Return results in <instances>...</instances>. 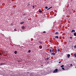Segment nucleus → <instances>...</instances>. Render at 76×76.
I'll use <instances>...</instances> for the list:
<instances>
[{"instance_id": "1", "label": "nucleus", "mask_w": 76, "mask_h": 76, "mask_svg": "<svg viewBox=\"0 0 76 76\" xmlns=\"http://www.w3.org/2000/svg\"><path fill=\"white\" fill-rule=\"evenodd\" d=\"M58 72V69H56L55 70H54L53 71V73H57Z\"/></svg>"}, {"instance_id": "2", "label": "nucleus", "mask_w": 76, "mask_h": 76, "mask_svg": "<svg viewBox=\"0 0 76 76\" xmlns=\"http://www.w3.org/2000/svg\"><path fill=\"white\" fill-rule=\"evenodd\" d=\"M39 44H42V42L41 41L39 40Z\"/></svg>"}, {"instance_id": "3", "label": "nucleus", "mask_w": 76, "mask_h": 76, "mask_svg": "<svg viewBox=\"0 0 76 76\" xmlns=\"http://www.w3.org/2000/svg\"><path fill=\"white\" fill-rule=\"evenodd\" d=\"M54 37L56 38H57V39H58V36H54Z\"/></svg>"}, {"instance_id": "4", "label": "nucleus", "mask_w": 76, "mask_h": 76, "mask_svg": "<svg viewBox=\"0 0 76 76\" xmlns=\"http://www.w3.org/2000/svg\"><path fill=\"white\" fill-rule=\"evenodd\" d=\"M39 48H40V49H42V46H39Z\"/></svg>"}, {"instance_id": "5", "label": "nucleus", "mask_w": 76, "mask_h": 76, "mask_svg": "<svg viewBox=\"0 0 76 76\" xmlns=\"http://www.w3.org/2000/svg\"><path fill=\"white\" fill-rule=\"evenodd\" d=\"M70 55L69 54H68L67 55V56L68 58H70Z\"/></svg>"}, {"instance_id": "6", "label": "nucleus", "mask_w": 76, "mask_h": 76, "mask_svg": "<svg viewBox=\"0 0 76 76\" xmlns=\"http://www.w3.org/2000/svg\"><path fill=\"white\" fill-rule=\"evenodd\" d=\"M50 59V58L48 57L46 59H45V60H48Z\"/></svg>"}, {"instance_id": "7", "label": "nucleus", "mask_w": 76, "mask_h": 76, "mask_svg": "<svg viewBox=\"0 0 76 76\" xmlns=\"http://www.w3.org/2000/svg\"><path fill=\"white\" fill-rule=\"evenodd\" d=\"M75 32V30H72V31H71L72 33V32Z\"/></svg>"}, {"instance_id": "8", "label": "nucleus", "mask_w": 76, "mask_h": 76, "mask_svg": "<svg viewBox=\"0 0 76 76\" xmlns=\"http://www.w3.org/2000/svg\"><path fill=\"white\" fill-rule=\"evenodd\" d=\"M39 13H42V11L41 10H39Z\"/></svg>"}, {"instance_id": "9", "label": "nucleus", "mask_w": 76, "mask_h": 76, "mask_svg": "<svg viewBox=\"0 0 76 76\" xmlns=\"http://www.w3.org/2000/svg\"><path fill=\"white\" fill-rule=\"evenodd\" d=\"M1 65H4L5 64L4 63H1L0 64Z\"/></svg>"}, {"instance_id": "10", "label": "nucleus", "mask_w": 76, "mask_h": 76, "mask_svg": "<svg viewBox=\"0 0 76 76\" xmlns=\"http://www.w3.org/2000/svg\"><path fill=\"white\" fill-rule=\"evenodd\" d=\"M23 23H24V22H21L20 23V24H21V25H22V24H23Z\"/></svg>"}, {"instance_id": "11", "label": "nucleus", "mask_w": 76, "mask_h": 76, "mask_svg": "<svg viewBox=\"0 0 76 76\" xmlns=\"http://www.w3.org/2000/svg\"><path fill=\"white\" fill-rule=\"evenodd\" d=\"M21 28H22V29H25V26H22V27H21Z\"/></svg>"}, {"instance_id": "12", "label": "nucleus", "mask_w": 76, "mask_h": 76, "mask_svg": "<svg viewBox=\"0 0 76 76\" xmlns=\"http://www.w3.org/2000/svg\"><path fill=\"white\" fill-rule=\"evenodd\" d=\"M57 51H60V48H57Z\"/></svg>"}, {"instance_id": "13", "label": "nucleus", "mask_w": 76, "mask_h": 76, "mask_svg": "<svg viewBox=\"0 0 76 76\" xmlns=\"http://www.w3.org/2000/svg\"><path fill=\"white\" fill-rule=\"evenodd\" d=\"M52 55H56V53H52Z\"/></svg>"}, {"instance_id": "14", "label": "nucleus", "mask_w": 76, "mask_h": 76, "mask_svg": "<svg viewBox=\"0 0 76 76\" xmlns=\"http://www.w3.org/2000/svg\"><path fill=\"white\" fill-rule=\"evenodd\" d=\"M74 36H76V33H74Z\"/></svg>"}, {"instance_id": "15", "label": "nucleus", "mask_w": 76, "mask_h": 76, "mask_svg": "<svg viewBox=\"0 0 76 76\" xmlns=\"http://www.w3.org/2000/svg\"><path fill=\"white\" fill-rule=\"evenodd\" d=\"M15 54H16L17 53V51H15L14 52Z\"/></svg>"}, {"instance_id": "16", "label": "nucleus", "mask_w": 76, "mask_h": 76, "mask_svg": "<svg viewBox=\"0 0 76 76\" xmlns=\"http://www.w3.org/2000/svg\"><path fill=\"white\" fill-rule=\"evenodd\" d=\"M55 34H58V32H56V33H55Z\"/></svg>"}, {"instance_id": "17", "label": "nucleus", "mask_w": 76, "mask_h": 76, "mask_svg": "<svg viewBox=\"0 0 76 76\" xmlns=\"http://www.w3.org/2000/svg\"><path fill=\"white\" fill-rule=\"evenodd\" d=\"M52 7H50L49 8H48V9H47V10H48L49 9H51V8H52Z\"/></svg>"}, {"instance_id": "18", "label": "nucleus", "mask_w": 76, "mask_h": 76, "mask_svg": "<svg viewBox=\"0 0 76 76\" xmlns=\"http://www.w3.org/2000/svg\"><path fill=\"white\" fill-rule=\"evenodd\" d=\"M74 48L76 49V45H75L74 46Z\"/></svg>"}, {"instance_id": "19", "label": "nucleus", "mask_w": 76, "mask_h": 76, "mask_svg": "<svg viewBox=\"0 0 76 76\" xmlns=\"http://www.w3.org/2000/svg\"><path fill=\"white\" fill-rule=\"evenodd\" d=\"M74 56H75V57H76V53L75 54H74Z\"/></svg>"}, {"instance_id": "20", "label": "nucleus", "mask_w": 76, "mask_h": 76, "mask_svg": "<svg viewBox=\"0 0 76 76\" xmlns=\"http://www.w3.org/2000/svg\"><path fill=\"white\" fill-rule=\"evenodd\" d=\"M64 67V65H62L61 66V67Z\"/></svg>"}, {"instance_id": "21", "label": "nucleus", "mask_w": 76, "mask_h": 76, "mask_svg": "<svg viewBox=\"0 0 76 76\" xmlns=\"http://www.w3.org/2000/svg\"><path fill=\"white\" fill-rule=\"evenodd\" d=\"M28 53H31V50H29L28 51Z\"/></svg>"}, {"instance_id": "22", "label": "nucleus", "mask_w": 76, "mask_h": 76, "mask_svg": "<svg viewBox=\"0 0 76 76\" xmlns=\"http://www.w3.org/2000/svg\"><path fill=\"white\" fill-rule=\"evenodd\" d=\"M14 31H17V30H16V29H14Z\"/></svg>"}, {"instance_id": "23", "label": "nucleus", "mask_w": 76, "mask_h": 76, "mask_svg": "<svg viewBox=\"0 0 76 76\" xmlns=\"http://www.w3.org/2000/svg\"><path fill=\"white\" fill-rule=\"evenodd\" d=\"M45 9H48V7H45Z\"/></svg>"}, {"instance_id": "24", "label": "nucleus", "mask_w": 76, "mask_h": 76, "mask_svg": "<svg viewBox=\"0 0 76 76\" xmlns=\"http://www.w3.org/2000/svg\"><path fill=\"white\" fill-rule=\"evenodd\" d=\"M52 51L53 53H54V49H53L52 50Z\"/></svg>"}, {"instance_id": "25", "label": "nucleus", "mask_w": 76, "mask_h": 76, "mask_svg": "<svg viewBox=\"0 0 76 76\" xmlns=\"http://www.w3.org/2000/svg\"><path fill=\"white\" fill-rule=\"evenodd\" d=\"M62 70H64V67H62Z\"/></svg>"}, {"instance_id": "26", "label": "nucleus", "mask_w": 76, "mask_h": 76, "mask_svg": "<svg viewBox=\"0 0 76 76\" xmlns=\"http://www.w3.org/2000/svg\"><path fill=\"white\" fill-rule=\"evenodd\" d=\"M32 7H33V8H35V6H33Z\"/></svg>"}, {"instance_id": "27", "label": "nucleus", "mask_w": 76, "mask_h": 76, "mask_svg": "<svg viewBox=\"0 0 76 76\" xmlns=\"http://www.w3.org/2000/svg\"><path fill=\"white\" fill-rule=\"evenodd\" d=\"M70 39H72V37H70Z\"/></svg>"}, {"instance_id": "28", "label": "nucleus", "mask_w": 76, "mask_h": 76, "mask_svg": "<svg viewBox=\"0 0 76 76\" xmlns=\"http://www.w3.org/2000/svg\"><path fill=\"white\" fill-rule=\"evenodd\" d=\"M50 53H51V49L50 50Z\"/></svg>"}, {"instance_id": "29", "label": "nucleus", "mask_w": 76, "mask_h": 76, "mask_svg": "<svg viewBox=\"0 0 76 76\" xmlns=\"http://www.w3.org/2000/svg\"><path fill=\"white\" fill-rule=\"evenodd\" d=\"M61 63V61H59V63Z\"/></svg>"}, {"instance_id": "30", "label": "nucleus", "mask_w": 76, "mask_h": 76, "mask_svg": "<svg viewBox=\"0 0 76 76\" xmlns=\"http://www.w3.org/2000/svg\"><path fill=\"white\" fill-rule=\"evenodd\" d=\"M43 33H45V31H43Z\"/></svg>"}, {"instance_id": "31", "label": "nucleus", "mask_w": 76, "mask_h": 76, "mask_svg": "<svg viewBox=\"0 0 76 76\" xmlns=\"http://www.w3.org/2000/svg\"><path fill=\"white\" fill-rule=\"evenodd\" d=\"M23 15H25L26 14H23Z\"/></svg>"}, {"instance_id": "32", "label": "nucleus", "mask_w": 76, "mask_h": 76, "mask_svg": "<svg viewBox=\"0 0 76 76\" xmlns=\"http://www.w3.org/2000/svg\"><path fill=\"white\" fill-rule=\"evenodd\" d=\"M70 66H72V64H70Z\"/></svg>"}, {"instance_id": "33", "label": "nucleus", "mask_w": 76, "mask_h": 76, "mask_svg": "<svg viewBox=\"0 0 76 76\" xmlns=\"http://www.w3.org/2000/svg\"><path fill=\"white\" fill-rule=\"evenodd\" d=\"M60 39H61V38L60 37Z\"/></svg>"}, {"instance_id": "34", "label": "nucleus", "mask_w": 76, "mask_h": 76, "mask_svg": "<svg viewBox=\"0 0 76 76\" xmlns=\"http://www.w3.org/2000/svg\"><path fill=\"white\" fill-rule=\"evenodd\" d=\"M2 54L0 53V55H1Z\"/></svg>"}, {"instance_id": "35", "label": "nucleus", "mask_w": 76, "mask_h": 76, "mask_svg": "<svg viewBox=\"0 0 76 76\" xmlns=\"http://www.w3.org/2000/svg\"><path fill=\"white\" fill-rule=\"evenodd\" d=\"M55 50H56V51H57V49H55Z\"/></svg>"}, {"instance_id": "36", "label": "nucleus", "mask_w": 76, "mask_h": 76, "mask_svg": "<svg viewBox=\"0 0 76 76\" xmlns=\"http://www.w3.org/2000/svg\"><path fill=\"white\" fill-rule=\"evenodd\" d=\"M42 10L43 11V12H44V10Z\"/></svg>"}, {"instance_id": "37", "label": "nucleus", "mask_w": 76, "mask_h": 76, "mask_svg": "<svg viewBox=\"0 0 76 76\" xmlns=\"http://www.w3.org/2000/svg\"><path fill=\"white\" fill-rule=\"evenodd\" d=\"M50 48H52V47H51Z\"/></svg>"}, {"instance_id": "38", "label": "nucleus", "mask_w": 76, "mask_h": 76, "mask_svg": "<svg viewBox=\"0 0 76 76\" xmlns=\"http://www.w3.org/2000/svg\"><path fill=\"white\" fill-rule=\"evenodd\" d=\"M54 39H56V38Z\"/></svg>"}, {"instance_id": "39", "label": "nucleus", "mask_w": 76, "mask_h": 76, "mask_svg": "<svg viewBox=\"0 0 76 76\" xmlns=\"http://www.w3.org/2000/svg\"><path fill=\"white\" fill-rule=\"evenodd\" d=\"M13 8H15V7H13Z\"/></svg>"}, {"instance_id": "40", "label": "nucleus", "mask_w": 76, "mask_h": 76, "mask_svg": "<svg viewBox=\"0 0 76 76\" xmlns=\"http://www.w3.org/2000/svg\"><path fill=\"white\" fill-rule=\"evenodd\" d=\"M39 10H41V9H39Z\"/></svg>"}, {"instance_id": "41", "label": "nucleus", "mask_w": 76, "mask_h": 76, "mask_svg": "<svg viewBox=\"0 0 76 76\" xmlns=\"http://www.w3.org/2000/svg\"><path fill=\"white\" fill-rule=\"evenodd\" d=\"M75 68H76V66H75Z\"/></svg>"}, {"instance_id": "42", "label": "nucleus", "mask_w": 76, "mask_h": 76, "mask_svg": "<svg viewBox=\"0 0 76 76\" xmlns=\"http://www.w3.org/2000/svg\"><path fill=\"white\" fill-rule=\"evenodd\" d=\"M69 11L70 12V10H69Z\"/></svg>"}, {"instance_id": "43", "label": "nucleus", "mask_w": 76, "mask_h": 76, "mask_svg": "<svg viewBox=\"0 0 76 76\" xmlns=\"http://www.w3.org/2000/svg\"><path fill=\"white\" fill-rule=\"evenodd\" d=\"M18 62H20V61H18Z\"/></svg>"}]
</instances>
